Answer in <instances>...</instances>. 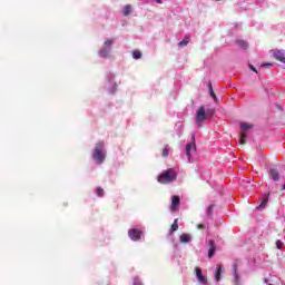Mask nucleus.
<instances>
[{"label":"nucleus","instance_id":"nucleus-27","mask_svg":"<svg viewBox=\"0 0 285 285\" xmlns=\"http://www.w3.org/2000/svg\"><path fill=\"white\" fill-rule=\"evenodd\" d=\"M197 228H198L199 230H204V228H206V225H205V224H198V225H197Z\"/></svg>","mask_w":285,"mask_h":285},{"label":"nucleus","instance_id":"nucleus-19","mask_svg":"<svg viewBox=\"0 0 285 285\" xmlns=\"http://www.w3.org/2000/svg\"><path fill=\"white\" fill-rule=\"evenodd\" d=\"M188 43H190V38L189 36L185 37L184 40H181L180 42H178L179 48H183V46H188Z\"/></svg>","mask_w":285,"mask_h":285},{"label":"nucleus","instance_id":"nucleus-10","mask_svg":"<svg viewBox=\"0 0 285 285\" xmlns=\"http://www.w3.org/2000/svg\"><path fill=\"white\" fill-rule=\"evenodd\" d=\"M268 175L273 181H279V170H277L275 168H271L268 170Z\"/></svg>","mask_w":285,"mask_h":285},{"label":"nucleus","instance_id":"nucleus-8","mask_svg":"<svg viewBox=\"0 0 285 285\" xmlns=\"http://www.w3.org/2000/svg\"><path fill=\"white\" fill-rule=\"evenodd\" d=\"M179 204H181V198L179 196H173L171 205H170L171 213H175V210H177V208H179Z\"/></svg>","mask_w":285,"mask_h":285},{"label":"nucleus","instance_id":"nucleus-15","mask_svg":"<svg viewBox=\"0 0 285 285\" xmlns=\"http://www.w3.org/2000/svg\"><path fill=\"white\" fill-rule=\"evenodd\" d=\"M215 250H217V247L215 246V240H209V250H208V257H213L215 255Z\"/></svg>","mask_w":285,"mask_h":285},{"label":"nucleus","instance_id":"nucleus-21","mask_svg":"<svg viewBox=\"0 0 285 285\" xmlns=\"http://www.w3.org/2000/svg\"><path fill=\"white\" fill-rule=\"evenodd\" d=\"M132 57H134L135 59H141V51H139V50H134V51H132Z\"/></svg>","mask_w":285,"mask_h":285},{"label":"nucleus","instance_id":"nucleus-5","mask_svg":"<svg viewBox=\"0 0 285 285\" xmlns=\"http://www.w3.org/2000/svg\"><path fill=\"white\" fill-rule=\"evenodd\" d=\"M253 128V125L248 122H240V138L239 144L240 146H246V132Z\"/></svg>","mask_w":285,"mask_h":285},{"label":"nucleus","instance_id":"nucleus-22","mask_svg":"<svg viewBox=\"0 0 285 285\" xmlns=\"http://www.w3.org/2000/svg\"><path fill=\"white\" fill-rule=\"evenodd\" d=\"M96 194H97L98 197H104V195H105L104 188L97 187L96 188Z\"/></svg>","mask_w":285,"mask_h":285},{"label":"nucleus","instance_id":"nucleus-13","mask_svg":"<svg viewBox=\"0 0 285 285\" xmlns=\"http://www.w3.org/2000/svg\"><path fill=\"white\" fill-rule=\"evenodd\" d=\"M179 230V219L176 218L169 229V235H173L174 233H177Z\"/></svg>","mask_w":285,"mask_h":285},{"label":"nucleus","instance_id":"nucleus-1","mask_svg":"<svg viewBox=\"0 0 285 285\" xmlns=\"http://www.w3.org/2000/svg\"><path fill=\"white\" fill-rule=\"evenodd\" d=\"M177 180V171L173 168L166 169L163 174H160L157 178L159 184H173V181Z\"/></svg>","mask_w":285,"mask_h":285},{"label":"nucleus","instance_id":"nucleus-12","mask_svg":"<svg viewBox=\"0 0 285 285\" xmlns=\"http://www.w3.org/2000/svg\"><path fill=\"white\" fill-rule=\"evenodd\" d=\"M191 150H197L195 142H189L186 146V155H187L188 161H190V157H191L190 151Z\"/></svg>","mask_w":285,"mask_h":285},{"label":"nucleus","instance_id":"nucleus-18","mask_svg":"<svg viewBox=\"0 0 285 285\" xmlns=\"http://www.w3.org/2000/svg\"><path fill=\"white\" fill-rule=\"evenodd\" d=\"M222 279V265H218L215 273V281L219 282Z\"/></svg>","mask_w":285,"mask_h":285},{"label":"nucleus","instance_id":"nucleus-25","mask_svg":"<svg viewBox=\"0 0 285 285\" xmlns=\"http://www.w3.org/2000/svg\"><path fill=\"white\" fill-rule=\"evenodd\" d=\"M282 246H284L282 240H276V248L282 249Z\"/></svg>","mask_w":285,"mask_h":285},{"label":"nucleus","instance_id":"nucleus-17","mask_svg":"<svg viewBox=\"0 0 285 285\" xmlns=\"http://www.w3.org/2000/svg\"><path fill=\"white\" fill-rule=\"evenodd\" d=\"M130 12H132V7H130V4H126L122 9L124 17H129Z\"/></svg>","mask_w":285,"mask_h":285},{"label":"nucleus","instance_id":"nucleus-11","mask_svg":"<svg viewBox=\"0 0 285 285\" xmlns=\"http://www.w3.org/2000/svg\"><path fill=\"white\" fill-rule=\"evenodd\" d=\"M237 271H238V266H237V264H234L233 265L234 282L236 285H239V284H242V282L239 281V273Z\"/></svg>","mask_w":285,"mask_h":285},{"label":"nucleus","instance_id":"nucleus-20","mask_svg":"<svg viewBox=\"0 0 285 285\" xmlns=\"http://www.w3.org/2000/svg\"><path fill=\"white\" fill-rule=\"evenodd\" d=\"M236 43L237 46H239V48H243V50H246V48H248V42L244 40H237Z\"/></svg>","mask_w":285,"mask_h":285},{"label":"nucleus","instance_id":"nucleus-3","mask_svg":"<svg viewBox=\"0 0 285 285\" xmlns=\"http://www.w3.org/2000/svg\"><path fill=\"white\" fill-rule=\"evenodd\" d=\"M215 115V109H207L204 106H200L196 112V124H202L206 119Z\"/></svg>","mask_w":285,"mask_h":285},{"label":"nucleus","instance_id":"nucleus-28","mask_svg":"<svg viewBox=\"0 0 285 285\" xmlns=\"http://www.w3.org/2000/svg\"><path fill=\"white\" fill-rule=\"evenodd\" d=\"M271 68V67H273V63H263L262 66H261V68Z\"/></svg>","mask_w":285,"mask_h":285},{"label":"nucleus","instance_id":"nucleus-24","mask_svg":"<svg viewBox=\"0 0 285 285\" xmlns=\"http://www.w3.org/2000/svg\"><path fill=\"white\" fill-rule=\"evenodd\" d=\"M215 208V205H209L207 208V215L208 217H213V209Z\"/></svg>","mask_w":285,"mask_h":285},{"label":"nucleus","instance_id":"nucleus-23","mask_svg":"<svg viewBox=\"0 0 285 285\" xmlns=\"http://www.w3.org/2000/svg\"><path fill=\"white\" fill-rule=\"evenodd\" d=\"M266 204H268V197H265L257 208H266Z\"/></svg>","mask_w":285,"mask_h":285},{"label":"nucleus","instance_id":"nucleus-30","mask_svg":"<svg viewBox=\"0 0 285 285\" xmlns=\"http://www.w3.org/2000/svg\"><path fill=\"white\" fill-rule=\"evenodd\" d=\"M134 285H142V284H141V282H139V279H135Z\"/></svg>","mask_w":285,"mask_h":285},{"label":"nucleus","instance_id":"nucleus-6","mask_svg":"<svg viewBox=\"0 0 285 285\" xmlns=\"http://www.w3.org/2000/svg\"><path fill=\"white\" fill-rule=\"evenodd\" d=\"M128 235L132 242H139L141 239V230L139 229H129Z\"/></svg>","mask_w":285,"mask_h":285},{"label":"nucleus","instance_id":"nucleus-14","mask_svg":"<svg viewBox=\"0 0 285 285\" xmlns=\"http://www.w3.org/2000/svg\"><path fill=\"white\" fill-rule=\"evenodd\" d=\"M180 242L181 244H190V242H193V236H190V234H183L180 235Z\"/></svg>","mask_w":285,"mask_h":285},{"label":"nucleus","instance_id":"nucleus-31","mask_svg":"<svg viewBox=\"0 0 285 285\" xmlns=\"http://www.w3.org/2000/svg\"><path fill=\"white\" fill-rule=\"evenodd\" d=\"M156 3L161 4L163 1L161 0H156Z\"/></svg>","mask_w":285,"mask_h":285},{"label":"nucleus","instance_id":"nucleus-32","mask_svg":"<svg viewBox=\"0 0 285 285\" xmlns=\"http://www.w3.org/2000/svg\"><path fill=\"white\" fill-rule=\"evenodd\" d=\"M193 144H195V135L191 136Z\"/></svg>","mask_w":285,"mask_h":285},{"label":"nucleus","instance_id":"nucleus-29","mask_svg":"<svg viewBox=\"0 0 285 285\" xmlns=\"http://www.w3.org/2000/svg\"><path fill=\"white\" fill-rule=\"evenodd\" d=\"M248 68H249V69H252V70H253V72H256V75H257V69L255 68V66H253V65H248Z\"/></svg>","mask_w":285,"mask_h":285},{"label":"nucleus","instance_id":"nucleus-7","mask_svg":"<svg viewBox=\"0 0 285 285\" xmlns=\"http://www.w3.org/2000/svg\"><path fill=\"white\" fill-rule=\"evenodd\" d=\"M273 57L274 59H276V61H281V63H285V50H274L273 52Z\"/></svg>","mask_w":285,"mask_h":285},{"label":"nucleus","instance_id":"nucleus-26","mask_svg":"<svg viewBox=\"0 0 285 285\" xmlns=\"http://www.w3.org/2000/svg\"><path fill=\"white\" fill-rule=\"evenodd\" d=\"M163 157H168V147L163 149Z\"/></svg>","mask_w":285,"mask_h":285},{"label":"nucleus","instance_id":"nucleus-16","mask_svg":"<svg viewBox=\"0 0 285 285\" xmlns=\"http://www.w3.org/2000/svg\"><path fill=\"white\" fill-rule=\"evenodd\" d=\"M208 90H209V96L214 99L215 104H218L219 99H217V95L215 94V90H213V83H208Z\"/></svg>","mask_w":285,"mask_h":285},{"label":"nucleus","instance_id":"nucleus-9","mask_svg":"<svg viewBox=\"0 0 285 285\" xmlns=\"http://www.w3.org/2000/svg\"><path fill=\"white\" fill-rule=\"evenodd\" d=\"M195 273L199 284H207L208 279L206 278V276H204L200 267H196Z\"/></svg>","mask_w":285,"mask_h":285},{"label":"nucleus","instance_id":"nucleus-4","mask_svg":"<svg viewBox=\"0 0 285 285\" xmlns=\"http://www.w3.org/2000/svg\"><path fill=\"white\" fill-rule=\"evenodd\" d=\"M115 43V39L105 40L101 49L99 50V56L102 58L110 57V46Z\"/></svg>","mask_w":285,"mask_h":285},{"label":"nucleus","instance_id":"nucleus-2","mask_svg":"<svg viewBox=\"0 0 285 285\" xmlns=\"http://www.w3.org/2000/svg\"><path fill=\"white\" fill-rule=\"evenodd\" d=\"M92 159L96 164H104L106 161V151L104 150V142L99 141L92 153Z\"/></svg>","mask_w":285,"mask_h":285}]
</instances>
